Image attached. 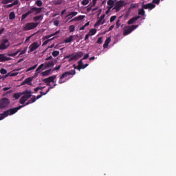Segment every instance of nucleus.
Segmentation results:
<instances>
[{
    "instance_id": "a211bd4d",
    "label": "nucleus",
    "mask_w": 176,
    "mask_h": 176,
    "mask_svg": "<svg viewBox=\"0 0 176 176\" xmlns=\"http://www.w3.org/2000/svg\"><path fill=\"white\" fill-rule=\"evenodd\" d=\"M43 67V64H41L38 66V67L36 69V73L34 74V78H38L39 74H41V69H42Z\"/></svg>"
},
{
    "instance_id": "3c124183",
    "label": "nucleus",
    "mask_w": 176,
    "mask_h": 176,
    "mask_svg": "<svg viewBox=\"0 0 176 176\" xmlns=\"http://www.w3.org/2000/svg\"><path fill=\"white\" fill-rule=\"evenodd\" d=\"M60 68H61V65H59L57 67H55L53 69V71H58V69H60Z\"/></svg>"
},
{
    "instance_id": "052dcab7",
    "label": "nucleus",
    "mask_w": 176,
    "mask_h": 176,
    "mask_svg": "<svg viewBox=\"0 0 176 176\" xmlns=\"http://www.w3.org/2000/svg\"><path fill=\"white\" fill-rule=\"evenodd\" d=\"M104 19H105V14L101 15L100 17V20H104Z\"/></svg>"
},
{
    "instance_id": "7ed1b4c3",
    "label": "nucleus",
    "mask_w": 176,
    "mask_h": 176,
    "mask_svg": "<svg viewBox=\"0 0 176 176\" xmlns=\"http://www.w3.org/2000/svg\"><path fill=\"white\" fill-rule=\"evenodd\" d=\"M22 94H23V96L20 98L19 104H25V101H28L29 98H31L32 96V91L25 90L22 93Z\"/></svg>"
},
{
    "instance_id": "f03ea898",
    "label": "nucleus",
    "mask_w": 176,
    "mask_h": 176,
    "mask_svg": "<svg viewBox=\"0 0 176 176\" xmlns=\"http://www.w3.org/2000/svg\"><path fill=\"white\" fill-rule=\"evenodd\" d=\"M39 25V22H30L25 23L23 26V31H31V30H34V28H36Z\"/></svg>"
},
{
    "instance_id": "0e129e2a",
    "label": "nucleus",
    "mask_w": 176,
    "mask_h": 176,
    "mask_svg": "<svg viewBox=\"0 0 176 176\" xmlns=\"http://www.w3.org/2000/svg\"><path fill=\"white\" fill-rule=\"evenodd\" d=\"M39 87H37L36 88L34 89V92L35 93H38V91H39Z\"/></svg>"
},
{
    "instance_id": "37998d69",
    "label": "nucleus",
    "mask_w": 176,
    "mask_h": 176,
    "mask_svg": "<svg viewBox=\"0 0 176 176\" xmlns=\"http://www.w3.org/2000/svg\"><path fill=\"white\" fill-rule=\"evenodd\" d=\"M115 3V2L113 1V0H109L107 1V5L109 6H113V4Z\"/></svg>"
},
{
    "instance_id": "a18cd8bd",
    "label": "nucleus",
    "mask_w": 176,
    "mask_h": 176,
    "mask_svg": "<svg viewBox=\"0 0 176 176\" xmlns=\"http://www.w3.org/2000/svg\"><path fill=\"white\" fill-rule=\"evenodd\" d=\"M115 20H116V16H112L110 18V23H113V21H115Z\"/></svg>"
},
{
    "instance_id": "338daca9",
    "label": "nucleus",
    "mask_w": 176,
    "mask_h": 176,
    "mask_svg": "<svg viewBox=\"0 0 176 176\" xmlns=\"http://www.w3.org/2000/svg\"><path fill=\"white\" fill-rule=\"evenodd\" d=\"M60 31H56V32H54V34H51L52 35V36H54L55 35H57V34H59Z\"/></svg>"
},
{
    "instance_id": "f8f14e48",
    "label": "nucleus",
    "mask_w": 176,
    "mask_h": 176,
    "mask_svg": "<svg viewBox=\"0 0 176 176\" xmlns=\"http://www.w3.org/2000/svg\"><path fill=\"white\" fill-rule=\"evenodd\" d=\"M143 9H148V10H152V9H155L156 8V5L154 3H150L147 4H143L142 5Z\"/></svg>"
},
{
    "instance_id": "c85d7f7f",
    "label": "nucleus",
    "mask_w": 176,
    "mask_h": 176,
    "mask_svg": "<svg viewBox=\"0 0 176 176\" xmlns=\"http://www.w3.org/2000/svg\"><path fill=\"white\" fill-rule=\"evenodd\" d=\"M14 0H2L1 3H3V5H8V3H11Z\"/></svg>"
},
{
    "instance_id": "e433bc0d",
    "label": "nucleus",
    "mask_w": 176,
    "mask_h": 176,
    "mask_svg": "<svg viewBox=\"0 0 176 176\" xmlns=\"http://www.w3.org/2000/svg\"><path fill=\"white\" fill-rule=\"evenodd\" d=\"M54 38H55V37H53V38H52L47 39V40H46L45 41H44V42L43 43V46H45V45H47V43H49V42H50V41H53V39H54Z\"/></svg>"
},
{
    "instance_id": "dca6fc26",
    "label": "nucleus",
    "mask_w": 176,
    "mask_h": 176,
    "mask_svg": "<svg viewBox=\"0 0 176 176\" xmlns=\"http://www.w3.org/2000/svg\"><path fill=\"white\" fill-rule=\"evenodd\" d=\"M139 19H141L140 16L133 17L128 21L127 24H129V25L131 24H134V23L139 20Z\"/></svg>"
},
{
    "instance_id": "f3484780",
    "label": "nucleus",
    "mask_w": 176,
    "mask_h": 176,
    "mask_svg": "<svg viewBox=\"0 0 176 176\" xmlns=\"http://www.w3.org/2000/svg\"><path fill=\"white\" fill-rule=\"evenodd\" d=\"M31 82H32V78H31V77H29L25 79L23 82H22L21 86H24V85H29L30 86H31L32 85Z\"/></svg>"
},
{
    "instance_id": "13d9d810",
    "label": "nucleus",
    "mask_w": 176,
    "mask_h": 176,
    "mask_svg": "<svg viewBox=\"0 0 176 176\" xmlns=\"http://www.w3.org/2000/svg\"><path fill=\"white\" fill-rule=\"evenodd\" d=\"M116 25H117V28H119V27H120V20H118L116 22Z\"/></svg>"
},
{
    "instance_id": "2eb2a0df",
    "label": "nucleus",
    "mask_w": 176,
    "mask_h": 176,
    "mask_svg": "<svg viewBox=\"0 0 176 176\" xmlns=\"http://www.w3.org/2000/svg\"><path fill=\"white\" fill-rule=\"evenodd\" d=\"M76 36H77V38H78V35H76V36H74V35L69 36V38H67L66 39H65L64 43H71V42H72V41H75V39H76L75 38Z\"/></svg>"
},
{
    "instance_id": "423d86ee",
    "label": "nucleus",
    "mask_w": 176,
    "mask_h": 176,
    "mask_svg": "<svg viewBox=\"0 0 176 176\" xmlns=\"http://www.w3.org/2000/svg\"><path fill=\"white\" fill-rule=\"evenodd\" d=\"M135 28H138V25H132L131 26L130 25L125 26L123 31L124 36H126L129 34H131V32H133L134 30H135Z\"/></svg>"
},
{
    "instance_id": "ea45409f",
    "label": "nucleus",
    "mask_w": 176,
    "mask_h": 176,
    "mask_svg": "<svg viewBox=\"0 0 176 176\" xmlns=\"http://www.w3.org/2000/svg\"><path fill=\"white\" fill-rule=\"evenodd\" d=\"M69 32H74L75 31V25H71L69 28Z\"/></svg>"
},
{
    "instance_id": "0eeeda50",
    "label": "nucleus",
    "mask_w": 176,
    "mask_h": 176,
    "mask_svg": "<svg viewBox=\"0 0 176 176\" xmlns=\"http://www.w3.org/2000/svg\"><path fill=\"white\" fill-rule=\"evenodd\" d=\"M10 104V100L8 98H2L0 99V109H6Z\"/></svg>"
},
{
    "instance_id": "f704fd0d",
    "label": "nucleus",
    "mask_w": 176,
    "mask_h": 176,
    "mask_svg": "<svg viewBox=\"0 0 176 176\" xmlns=\"http://www.w3.org/2000/svg\"><path fill=\"white\" fill-rule=\"evenodd\" d=\"M17 75H19V73H12L10 74V73L6 74L4 78H8V76H17Z\"/></svg>"
},
{
    "instance_id": "4468645a",
    "label": "nucleus",
    "mask_w": 176,
    "mask_h": 176,
    "mask_svg": "<svg viewBox=\"0 0 176 176\" xmlns=\"http://www.w3.org/2000/svg\"><path fill=\"white\" fill-rule=\"evenodd\" d=\"M12 58L5 56V54H0V63H5V61H10Z\"/></svg>"
},
{
    "instance_id": "e2e57ef3",
    "label": "nucleus",
    "mask_w": 176,
    "mask_h": 176,
    "mask_svg": "<svg viewBox=\"0 0 176 176\" xmlns=\"http://www.w3.org/2000/svg\"><path fill=\"white\" fill-rule=\"evenodd\" d=\"M3 31H5V28H2L0 30V35L3 33Z\"/></svg>"
},
{
    "instance_id": "864d4df0",
    "label": "nucleus",
    "mask_w": 176,
    "mask_h": 176,
    "mask_svg": "<svg viewBox=\"0 0 176 176\" xmlns=\"http://www.w3.org/2000/svg\"><path fill=\"white\" fill-rule=\"evenodd\" d=\"M87 58H89V54H86L82 60H87Z\"/></svg>"
},
{
    "instance_id": "4d7b16f0",
    "label": "nucleus",
    "mask_w": 176,
    "mask_h": 176,
    "mask_svg": "<svg viewBox=\"0 0 176 176\" xmlns=\"http://www.w3.org/2000/svg\"><path fill=\"white\" fill-rule=\"evenodd\" d=\"M12 5L14 6H16V5H19V0L14 1V2L12 3Z\"/></svg>"
},
{
    "instance_id": "f257e3e1",
    "label": "nucleus",
    "mask_w": 176,
    "mask_h": 176,
    "mask_svg": "<svg viewBox=\"0 0 176 176\" xmlns=\"http://www.w3.org/2000/svg\"><path fill=\"white\" fill-rule=\"evenodd\" d=\"M30 104H32L31 100H29L25 104L18 106L17 107L12 108L8 110H6L3 113L0 114V120H3L5 118H8V116H10L12 115H14L19 109L21 108H24L26 105H30Z\"/></svg>"
},
{
    "instance_id": "412c9836",
    "label": "nucleus",
    "mask_w": 176,
    "mask_h": 176,
    "mask_svg": "<svg viewBox=\"0 0 176 176\" xmlns=\"http://www.w3.org/2000/svg\"><path fill=\"white\" fill-rule=\"evenodd\" d=\"M85 15H79L77 17L74 18L73 19H72L70 21V23H72V21H80V20H83V19H85Z\"/></svg>"
},
{
    "instance_id": "79ce46f5",
    "label": "nucleus",
    "mask_w": 176,
    "mask_h": 176,
    "mask_svg": "<svg viewBox=\"0 0 176 176\" xmlns=\"http://www.w3.org/2000/svg\"><path fill=\"white\" fill-rule=\"evenodd\" d=\"M58 54H60V52L59 51H54L52 52L53 57H57V56H58Z\"/></svg>"
},
{
    "instance_id": "aec40b11",
    "label": "nucleus",
    "mask_w": 176,
    "mask_h": 176,
    "mask_svg": "<svg viewBox=\"0 0 176 176\" xmlns=\"http://www.w3.org/2000/svg\"><path fill=\"white\" fill-rule=\"evenodd\" d=\"M53 74V72L52 69H50L48 70H45V72H43L41 73V76H49V75H52Z\"/></svg>"
},
{
    "instance_id": "c9c22d12",
    "label": "nucleus",
    "mask_w": 176,
    "mask_h": 176,
    "mask_svg": "<svg viewBox=\"0 0 176 176\" xmlns=\"http://www.w3.org/2000/svg\"><path fill=\"white\" fill-rule=\"evenodd\" d=\"M13 97H14V98H15V100H19V98L21 97V94L16 93L14 94Z\"/></svg>"
},
{
    "instance_id": "8fccbe9b",
    "label": "nucleus",
    "mask_w": 176,
    "mask_h": 176,
    "mask_svg": "<svg viewBox=\"0 0 176 176\" xmlns=\"http://www.w3.org/2000/svg\"><path fill=\"white\" fill-rule=\"evenodd\" d=\"M153 3L155 5H159L160 3V0H153Z\"/></svg>"
},
{
    "instance_id": "bb28decb",
    "label": "nucleus",
    "mask_w": 176,
    "mask_h": 176,
    "mask_svg": "<svg viewBox=\"0 0 176 176\" xmlns=\"http://www.w3.org/2000/svg\"><path fill=\"white\" fill-rule=\"evenodd\" d=\"M144 9L145 8H142V9H140L138 10V14L140 16H145V10H144Z\"/></svg>"
},
{
    "instance_id": "6e6d98bb",
    "label": "nucleus",
    "mask_w": 176,
    "mask_h": 176,
    "mask_svg": "<svg viewBox=\"0 0 176 176\" xmlns=\"http://www.w3.org/2000/svg\"><path fill=\"white\" fill-rule=\"evenodd\" d=\"M32 102H35L36 101V98H35V96H34L31 99H30Z\"/></svg>"
},
{
    "instance_id": "de8ad7c7",
    "label": "nucleus",
    "mask_w": 176,
    "mask_h": 176,
    "mask_svg": "<svg viewBox=\"0 0 176 176\" xmlns=\"http://www.w3.org/2000/svg\"><path fill=\"white\" fill-rule=\"evenodd\" d=\"M97 43H98V45H101V43H102V37H100V38L98 39Z\"/></svg>"
},
{
    "instance_id": "4be33fe9",
    "label": "nucleus",
    "mask_w": 176,
    "mask_h": 176,
    "mask_svg": "<svg viewBox=\"0 0 176 176\" xmlns=\"http://www.w3.org/2000/svg\"><path fill=\"white\" fill-rule=\"evenodd\" d=\"M109 43H111V37H108L105 41L103 45V47L104 49H107V47H108Z\"/></svg>"
},
{
    "instance_id": "774afa93",
    "label": "nucleus",
    "mask_w": 176,
    "mask_h": 176,
    "mask_svg": "<svg viewBox=\"0 0 176 176\" xmlns=\"http://www.w3.org/2000/svg\"><path fill=\"white\" fill-rule=\"evenodd\" d=\"M98 9V6H96V8H92L91 11L92 12H96V10H97Z\"/></svg>"
},
{
    "instance_id": "a19ab883",
    "label": "nucleus",
    "mask_w": 176,
    "mask_h": 176,
    "mask_svg": "<svg viewBox=\"0 0 176 176\" xmlns=\"http://www.w3.org/2000/svg\"><path fill=\"white\" fill-rule=\"evenodd\" d=\"M102 24V19H99L94 25V27H97V25H101Z\"/></svg>"
},
{
    "instance_id": "09e8293b",
    "label": "nucleus",
    "mask_w": 176,
    "mask_h": 176,
    "mask_svg": "<svg viewBox=\"0 0 176 176\" xmlns=\"http://www.w3.org/2000/svg\"><path fill=\"white\" fill-rule=\"evenodd\" d=\"M58 24H60V21L58 20L54 21V25L56 27H58Z\"/></svg>"
},
{
    "instance_id": "9b49d317",
    "label": "nucleus",
    "mask_w": 176,
    "mask_h": 176,
    "mask_svg": "<svg viewBox=\"0 0 176 176\" xmlns=\"http://www.w3.org/2000/svg\"><path fill=\"white\" fill-rule=\"evenodd\" d=\"M38 47H39V44H38V42H34L29 46L30 52H32L34 50H36Z\"/></svg>"
},
{
    "instance_id": "20e7f679",
    "label": "nucleus",
    "mask_w": 176,
    "mask_h": 176,
    "mask_svg": "<svg viewBox=\"0 0 176 176\" xmlns=\"http://www.w3.org/2000/svg\"><path fill=\"white\" fill-rule=\"evenodd\" d=\"M83 52H78L74 54L66 56V58H69V63H71V61H76L79 60V58L83 57Z\"/></svg>"
},
{
    "instance_id": "1a4fd4ad",
    "label": "nucleus",
    "mask_w": 176,
    "mask_h": 176,
    "mask_svg": "<svg viewBox=\"0 0 176 176\" xmlns=\"http://www.w3.org/2000/svg\"><path fill=\"white\" fill-rule=\"evenodd\" d=\"M10 45L9 40L6 38L3 39L0 45V50H5L8 49V47Z\"/></svg>"
},
{
    "instance_id": "680f3d73",
    "label": "nucleus",
    "mask_w": 176,
    "mask_h": 176,
    "mask_svg": "<svg viewBox=\"0 0 176 176\" xmlns=\"http://www.w3.org/2000/svg\"><path fill=\"white\" fill-rule=\"evenodd\" d=\"M32 36H28V37L26 38L25 42H28V41H30V39H31V37H32Z\"/></svg>"
},
{
    "instance_id": "bf43d9fd",
    "label": "nucleus",
    "mask_w": 176,
    "mask_h": 176,
    "mask_svg": "<svg viewBox=\"0 0 176 176\" xmlns=\"http://www.w3.org/2000/svg\"><path fill=\"white\" fill-rule=\"evenodd\" d=\"M91 35L89 34H86L85 35V41H87V39H89V36H90Z\"/></svg>"
},
{
    "instance_id": "473e14b6",
    "label": "nucleus",
    "mask_w": 176,
    "mask_h": 176,
    "mask_svg": "<svg viewBox=\"0 0 176 176\" xmlns=\"http://www.w3.org/2000/svg\"><path fill=\"white\" fill-rule=\"evenodd\" d=\"M35 10H36V7H33L28 11V13H29V14H32V13H35Z\"/></svg>"
},
{
    "instance_id": "39448f33",
    "label": "nucleus",
    "mask_w": 176,
    "mask_h": 176,
    "mask_svg": "<svg viewBox=\"0 0 176 176\" xmlns=\"http://www.w3.org/2000/svg\"><path fill=\"white\" fill-rule=\"evenodd\" d=\"M75 74H76L75 69H72L70 72H65L60 76L58 83L60 85H61V83H64L65 82V80H63L64 78H67V76H69L71 75H75Z\"/></svg>"
},
{
    "instance_id": "7c9ffc66",
    "label": "nucleus",
    "mask_w": 176,
    "mask_h": 176,
    "mask_svg": "<svg viewBox=\"0 0 176 176\" xmlns=\"http://www.w3.org/2000/svg\"><path fill=\"white\" fill-rule=\"evenodd\" d=\"M37 67H38V64L34 65L33 67L28 68L26 70V72H30V71H32L35 69Z\"/></svg>"
},
{
    "instance_id": "9d476101",
    "label": "nucleus",
    "mask_w": 176,
    "mask_h": 176,
    "mask_svg": "<svg viewBox=\"0 0 176 176\" xmlns=\"http://www.w3.org/2000/svg\"><path fill=\"white\" fill-rule=\"evenodd\" d=\"M124 1H122V0H120L118 1L114 8L113 9H116V12H119V10H120V8H123V6H124Z\"/></svg>"
},
{
    "instance_id": "5fc2aeb1",
    "label": "nucleus",
    "mask_w": 176,
    "mask_h": 176,
    "mask_svg": "<svg viewBox=\"0 0 176 176\" xmlns=\"http://www.w3.org/2000/svg\"><path fill=\"white\" fill-rule=\"evenodd\" d=\"M12 6H13V3H11V4L6 5V6H5V8H6L7 9H9V8H12Z\"/></svg>"
},
{
    "instance_id": "6e6552de",
    "label": "nucleus",
    "mask_w": 176,
    "mask_h": 176,
    "mask_svg": "<svg viewBox=\"0 0 176 176\" xmlns=\"http://www.w3.org/2000/svg\"><path fill=\"white\" fill-rule=\"evenodd\" d=\"M57 78V75H53L47 78H45L43 80V82H44V83H45V85L47 86H50V83H54V80L55 79Z\"/></svg>"
},
{
    "instance_id": "c756f323",
    "label": "nucleus",
    "mask_w": 176,
    "mask_h": 176,
    "mask_svg": "<svg viewBox=\"0 0 176 176\" xmlns=\"http://www.w3.org/2000/svg\"><path fill=\"white\" fill-rule=\"evenodd\" d=\"M28 16H30V14H29L28 12L25 13V14H22V16H21V21H23V20H25V19H27V17H28Z\"/></svg>"
},
{
    "instance_id": "49530a36",
    "label": "nucleus",
    "mask_w": 176,
    "mask_h": 176,
    "mask_svg": "<svg viewBox=\"0 0 176 176\" xmlns=\"http://www.w3.org/2000/svg\"><path fill=\"white\" fill-rule=\"evenodd\" d=\"M17 54V52L12 53V54H8V56H9L10 57H14Z\"/></svg>"
},
{
    "instance_id": "b1692460",
    "label": "nucleus",
    "mask_w": 176,
    "mask_h": 176,
    "mask_svg": "<svg viewBox=\"0 0 176 176\" xmlns=\"http://www.w3.org/2000/svg\"><path fill=\"white\" fill-rule=\"evenodd\" d=\"M9 19L10 20H14V19H16V14H14V12H11L10 13Z\"/></svg>"
},
{
    "instance_id": "2f4dec72",
    "label": "nucleus",
    "mask_w": 176,
    "mask_h": 176,
    "mask_svg": "<svg viewBox=\"0 0 176 176\" xmlns=\"http://www.w3.org/2000/svg\"><path fill=\"white\" fill-rule=\"evenodd\" d=\"M39 13H42V8H36L34 14H39Z\"/></svg>"
},
{
    "instance_id": "6ab92c4d",
    "label": "nucleus",
    "mask_w": 176,
    "mask_h": 176,
    "mask_svg": "<svg viewBox=\"0 0 176 176\" xmlns=\"http://www.w3.org/2000/svg\"><path fill=\"white\" fill-rule=\"evenodd\" d=\"M75 69H78V71H80L82 69H83V59H80L78 61V66H74Z\"/></svg>"
},
{
    "instance_id": "72a5a7b5",
    "label": "nucleus",
    "mask_w": 176,
    "mask_h": 176,
    "mask_svg": "<svg viewBox=\"0 0 176 176\" xmlns=\"http://www.w3.org/2000/svg\"><path fill=\"white\" fill-rule=\"evenodd\" d=\"M36 5L37 6H38L39 8H41V6H43V3L42 2V0H37L36 1Z\"/></svg>"
},
{
    "instance_id": "ddd939ff",
    "label": "nucleus",
    "mask_w": 176,
    "mask_h": 176,
    "mask_svg": "<svg viewBox=\"0 0 176 176\" xmlns=\"http://www.w3.org/2000/svg\"><path fill=\"white\" fill-rule=\"evenodd\" d=\"M42 64H43L44 65L41 69H43V71H45V69H47V68H50V67H54V63L53 61H50L48 63H42Z\"/></svg>"
},
{
    "instance_id": "58836bf2",
    "label": "nucleus",
    "mask_w": 176,
    "mask_h": 176,
    "mask_svg": "<svg viewBox=\"0 0 176 176\" xmlns=\"http://www.w3.org/2000/svg\"><path fill=\"white\" fill-rule=\"evenodd\" d=\"M89 0H82L81 1V5H82L83 6H86V5H89Z\"/></svg>"
},
{
    "instance_id": "c03bdc74",
    "label": "nucleus",
    "mask_w": 176,
    "mask_h": 176,
    "mask_svg": "<svg viewBox=\"0 0 176 176\" xmlns=\"http://www.w3.org/2000/svg\"><path fill=\"white\" fill-rule=\"evenodd\" d=\"M27 49H28V47H25V49L21 52V53L19 54V56H21L23 54H25V53L27 52Z\"/></svg>"
},
{
    "instance_id": "603ef678",
    "label": "nucleus",
    "mask_w": 176,
    "mask_h": 176,
    "mask_svg": "<svg viewBox=\"0 0 176 176\" xmlns=\"http://www.w3.org/2000/svg\"><path fill=\"white\" fill-rule=\"evenodd\" d=\"M113 28H115V25H111L109 29H108V32L109 31H112L113 30Z\"/></svg>"
},
{
    "instance_id": "cd10ccee",
    "label": "nucleus",
    "mask_w": 176,
    "mask_h": 176,
    "mask_svg": "<svg viewBox=\"0 0 176 176\" xmlns=\"http://www.w3.org/2000/svg\"><path fill=\"white\" fill-rule=\"evenodd\" d=\"M96 32H97L96 29H91V30H89V34L91 36H93V35H96Z\"/></svg>"
},
{
    "instance_id": "69168bd1",
    "label": "nucleus",
    "mask_w": 176,
    "mask_h": 176,
    "mask_svg": "<svg viewBox=\"0 0 176 176\" xmlns=\"http://www.w3.org/2000/svg\"><path fill=\"white\" fill-rule=\"evenodd\" d=\"M52 36H53V35H52V34L48 35V36H45V39H49V38H52Z\"/></svg>"
},
{
    "instance_id": "393cba45",
    "label": "nucleus",
    "mask_w": 176,
    "mask_h": 176,
    "mask_svg": "<svg viewBox=\"0 0 176 176\" xmlns=\"http://www.w3.org/2000/svg\"><path fill=\"white\" fill-rule=\"evenodd\" d=\"M77 14H78V12H71L69 14H68L66 16V18L69 17L71 16H72V17H75V16H76Z\"/></svg>"
},
{
    "instance_id": "5701e85b",
    "label": "nucleus",
    "mask_w": 176,
    "mask_h": 176,
    "mask_svg": "<svg viewBox=\"0 0 176 176\" xmlns=\"http://www.w3.org/2000/svg\"><path fill=\"white\" fill-rule=\"evenodd\" d=\"M33 19H34V21H39V20L40 21L43 20V14L34 16Z\"/></svg>"
},
{
    "instance_id": "4c0bfd02",
    "label": "nucleus",
    "mask_w": 176,
    "mask_h": 176,
    "mask_svg": "<svg viewBox=\"0 0 176 176\" xmlns=\"http://www.w3.org/2000/svg\"><path fill=\"white\" fill-rule=\"evenodd\" d=\"M0 74H1V75H6V74H8V70H6L5 68H2L0 70Z\"/></svg>"
},
{
    "instance_id": "a878e982",
    "label": "nucleus",
    "mask_w": 176,
    "mask_h": 176,
    "mask_svg": "<svg viewBox=\"0 0 176 176\" xmlns=\"http://www.w3.org/2000/svg\"><path fill=\"white\" fill-rule=\"evenodd\" d=\"M52 3L56 6L61 5V3H63V0H53Z\"/></svg>"
}]
</instances>
